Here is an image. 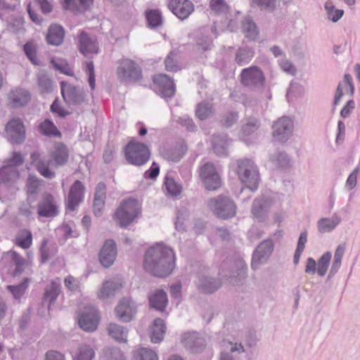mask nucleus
<instances>
[{"label": "nucleus", "instance_id": "obj_1", "mask_svg": "<svg viewBox=\"0 0 360 360\" xmlns=\"http://www.w3.org/2000/svg\"><path fill=\"white\" fill-rule=\"evenodd\" d=\"M143 267L155 276H167L175 267L173 250L162 243L149 248L145 254Z\"/></svg>", "mask_w": 360, "mask_h": 360}, {"label": "nucleus", "instance_id": "obj_2", "mask_svg": "<svg viewBox=\"0 0 360 360\" xmlns=\"http://www.w3.org/2000/svg\"><path fill=\"white\" fill-rule=\"evenodd\" d=\"M236 172L240 181L245 188L252 192L257 190L260 177L257 166L250 159L239 160L236 162Z\"/></svg>", "mask_w": 360, "mask_h": 360}, {"label": "nucleus", "instance_id": "obj_3", "mask_svg": "<svg viewBox=\"0 0 360 360\" xmlns=\"http://www.w3.org/2000/svg\"><path fill=\"white\" fill-rule=\"evenodd\" d=\"M283 198V195L271 191L262 193L253 202L251 209L253 217L258 221L264 220L269 209L271 207H279Z\"/></svg>", "mask_w": 360, "mask_h": 360}, {"label": "nucleus", "instance_id": "obj_4", "mask_svg": "<svg viewBox=\"0 0 360 360\" xmlns=\"http://www.w3.org/2000/svg\"><path fill=\"white\" fill-rule=\"evenodd\" d=\"M140 211L138 201L133 198H129L120 203L116 210L114 219L120 226H127L139 217Z\"/></svg>", "mask_w": 360, "mask_h": 360}, {"label": "nucleus", "instance_id": "obj_5", "mask_svg": "<svg viewBox=\"0 0 360 360\" xmlns=\"http://www.w3.org/2000/svg\"><path fill=\"white\" fill-rule=\"evenodd\" d=\"M210 210L218 218L227 219L236 214V205L233 200L226 195H220L207 200Z\"/></svg>", "mask_w": 360, "mask_h": 360}, {"label": "nucleus", "instance_id": "obj_6", "mask_svg": "<svg viewBox=\"0 0 360 360\" xmlns=\"http://www.w3.org/2000/svg\"><path fill=\"white\" fill-rule=\"evenodd\" d=\"M24 158L19 153H13L11 158L5 161V165L0 169V185L11 186L19 178L17 167L22 165Z\"/></svg>", "mask_w": 360, "mask_h": 360}, {"label": "nucleus", "instance_id": "obj_7", "mask_svg": "<svg viewBox=\"0 0 360 360\" xmlns=\"http://www.w3.org/2000/svg\"><path fill=\"white\" fill-rule=\"evenodd\" d=\"M125 157L130 164L139 166L148 160L150 151L143 143L131 141L125 147Z\"/></svg>", "mask_w": 360, "mask_h": 360}, {"label": "nucleus", "instance_id": "obj_8", "mask_svg": "<svg viewBox=\"0 0 360 360\" xmlns=\"http://www.w3.org/2000/svg\"><path fill=\"white\" fill-rule=\"evenodd\" d=\"M117 75L122 82H136L141 77V69L135 61L123 58L118 63Z\"/></svg>", "mask_w": 360, "mask_h": 360}, {"label": "nucleus", "instance_id": "obj_9", "mask_svg": "<svg viewBox=\"0 0 360 360\" xmlns=\"http://www.w3.org/2000/svg\"><path fill=\"white\" fill-rule=\"evenodd\" d=\"M242 84L252 89H259L265 83L266 78L262 70L257 66L245 68L240 73Z\"/></svg>", "mask_w": 360, "mask_h": 360}, {"label": "nucleus", "instance_id": "obj_10", "mask_svg": "<svg viewBox=\"0 0 360 360\" xmlns=\"http://www.w3.org/2000/svg\"><path fill=\"white\" fill-rule=\"evenodd\" d=\"M100 316L94 307H86L77 318V323L82 330L86 332H94L99 324Z\"/></svg>", "mask_w": 360, "mask_h": 360}, {"label": "nucleus", "instance_id": "obj_11", "mask_svg": "<svg viewBox=\"0 0 360 360\" xmlns=\"http://www.w3.org/2000/svg\"><path fill=\"white\" fill-rule=\"evenodd\" d=\"M293 120L289 117H282L275 122L272 126V136L274 140L279 142L286 141L293 131Z\"/></svg>", "mask_w": 360, "mask_h": 360}, {"label": "nucleus", "instance_id": "obj_12", "mask_svg": "<svg viewBox=\"0 0 360 360\" xmlns=\"http://www.w3.org/2000/svg\"><path fill=\"white\" fill-rule=\"evenodd\" d=\"M200 176L207 190L214 191L221 186V179L212 163L205 164L200 169Z\"/></svg>", "mask_w": 360, "mask_h": 360}, {"label": "nucleus", "instance_id": "obj_13", "mask_svg": "<svg viewBox=\"0 0 360 360\" xmlns=\"http://www.w3.org/2000/svg\"><path fill=\"white\" fill-rule=\"evenodd\" d=\"M155 91L162 98H172L176 89L173 80L165 74H158L153 77Z\"/></svg>", "mask_w": 360, "mask_h": 360}, {"label": "nucleus", "instance_id": "obj_14", "mask_svg": "<svg viewBox=\"0 0 360 360\" xmlns=\"http://www.w3.org/2000/svg\"><path fill=\"white\" fill-rule=\"evenodd\" d=\"M6 134L11 143H22L25 138V129L21 120L14 118L9 121L6 126Z\"/></svg>", "mask_w": 360, "mask_h": 360}, {"label": "nucleus", "instance_id": "obj_15", "mask_svg": "<svg viewBox=\"0 0 360 360\" xmlns=\"http://www.w3.org/2000/svg\"><path fill=\"white\" fill-rule=\"evenodd\" d=\"M60 85L63 98L67 103L77 105L84 102L85 94L82 89L64 82Z\"/></svg>", "mask_w": 360, "mask_h": 360}, {"label": "nucleus", "instance_id": "obj_16", "mask_svg": "<svg viewBox=\"0 0 360 360\" xmlns=\"http://www.w3.org/2000/svg\"><path fill=\"white\" fill-rule=\"evenodd\" d=\"M273 248L274 245L271 240H266L261 243L253 253L252 267L256 269L260 264L266 262L271 255Z\"/></svg>", "mask_w": 360, "mask_h": 360}, {"label": "nucleus", "instance_id": "obj_17", "mask_svg": "<svg viewBox=\"0 0 360 360\" xmlns=\"http://www.w3.org/2000/svg\"><path fill=\"white\" fill-rule=\"evenodd\" d=\"M168 8L180 20L188 18L194 11V6L189 0H170Z\"/></svg>", "mask_w": 360, "mask_h": 360}, {"label": "nucleus", "instance_id": "obj_18", "mask_svg": "<svg viewBox=\"0 0 360 360\" xmlns=\"http://www.w3.org/2000/svg\"><path fill=\"white\" fill-rule=\"evenodd\" d=\"M136 312L135 303L129 298L121 300L115 308V313L119 319L123 322L130 321Z\"/></svg>", "mask_w": 360, "mask_h": 360}, {"label": "nucleus", "instance_id": "obj_19", "mask_svg": "<svg viewBox=\"0 0 360 360\" xmlns=\"http://www.w3.org/2000/svg\"><path fill=\"white\" fill-rule=\"evenodd\" d=\"M117 257V246L112 240H107L103 245L100 254L99 260L104 267L110 266Z\"/></svg>", "mask_w": 360, "mask_h": 360}, {"label": "nucleus", "instance_id": "obj_20", "mask_svg": "<svg viewBox=\"0 0 360 360\" xmlns=\"http://www.w3.org/2000/svg\"><path fill=\"white\" fill-rule=\"evenodd\" d=\"M58 214V205L54 198L45 195L38 205V214L43 217H54Z\"/></svg>", "mask_w": 360, "mask_h": 360}, {"label": "nucleus", "instance_id": "obj_21", "mask_svg": "<svg viewBox=\"0 0 360 360\" xmlns=\"http://www.w3.org/2000/svg\"><path fill=\"white\" fill-rule=\"evenodd\" d=\"M184 345L193 352L200 350L206 344L205 338L196 332H187L181 335Z\"/></svg>", "mask_w": 360, "mask_h": 360}, {"label": "nucleus", "instance_id": "obj_22", "mask_svg": "<svg viewBox=\"0 0 360 360\" xmlns=\"http://www.w3.org/2000/svg\"><path fill=\"white\" fill-rule=\"evenodd\" d=\"M35 7H39L43 13H49L52 11V5L47 0H30L27 5V12L30 18L36 24H40L41 18L36 13Z\"/></svg>", "mask_w": 360, "mask_h": 360}, {"label": "nucleus", "instance_id": "obj_23", "mask_svg": "<svg viewBox=\"0 0 360 360\" xmlns=\"http://www.w3.org/2000/svg\"><path fill=\"white\" fill-rule=\"evenodd\" d=\"M148 301L150 307L164 311L168 304V298L166 292L162 289H155L148 295Z\"/></svg>", "mask_w": 360, "mask_h": 360}, {"label": "nucleus", "instance_id": "obj_24", "mask_svg": "<svg viewBox=\"0 0 360 360\" xmlns=\"http://www.w3.org/2000/svg\"><path fill=\"white\" fill-rule=\"evenodd\" d=\"M84 186L79 181H76L70 188L68 198V209L73 211L82 201L84 198Z\"/></svg>", "mask_w": 360, "mask_h": 360}, {"label": "nucleus", "instance_id": "obj_25", "mask_svg": "<svg viewBox=\"0 0 360 360\" xmlns=\"http://www.w3.org/2000/svg\"><path fill=\"white\" fill-rule=\"evenodd\" d=\"M122 288L121 283L117 280L105 281L97 292L100 300H106L115 296Z\"/></svg>", "mask_w": 360, "mask_h": 360}, {"label": "nucleus", "instance_id": "obj_26", "mask_svg": "<svg viewBox=\"0 0 360 360\" xmlns=\"http://www.w3.org/2000/svg\"><path fill=\"white\" fill-rule=\"evenodd\" d=\"M51 162L50 160H47L44 158H41L40 155L37 153H33L31 155L32 165L45 178L51 179L55 176V173L49 168Z\"/></svg>", "mask_w": 360, "mask_h": 360}, {"label": "nucleus", "instance_id": "obj_27", "mask_svg": "<svg viewBox=\"0 0 360 360\" xmlns=\"http://www.w3.org/2000/svg\"><path fill=\"white\" fill-rule=\"evenodd\" d=\"M98 44L94 37H89L84 32L79 35V50L81 53L88 57L91 54L98 53Z\"/></svg>", "mask_w": 360, "mask_h": 360}, {"label": "nucleus", "instance_id": "obj_28", "mask_svg": "<svg viewBox=\"0 0 360 360\" xmlns=\"http://www.w3.org/2000/svg\"><path fill=\"white\" fill-rule=\"evenodd\" d=\"M342 221L341 216L337 212L331 217H323L317 221V229L321 233L333 231Z\"/></svg>", "mask_w": 360, "mask_h": 360}, {"label": "nucleus", "instance_id": "obj_29", "mask_svg": "<svg viewBox=\"0 0 360 360\" xmlns=\"http://www.w3.org/2000/svg\"><path fill=\"white\" fill-rule=\"evenodd\" d=\"M228 330L229 325H226L224 326V329L222 332L216 334L215 339L217 342L224 348H228V346H230L231 352H238L239 354L245 352V349L241 343L233 342L226 336L225 337L226 330Z\"/></svg>", "mask_w": 360, "mask_h": 360}, {"label": "nucleus", "instance_id": "obj_30", "mask_svg": "<svg viewBox=\"0 0 360 360\" xmlns=\"http://www.w3.org/2000/svg\"><path fill=\"white\" fill-rule=\"evenodd\" d=\"M352 78L349 75H345L344 79L340 82L334 98V104L338 105L343 95H352L354 92Z\"/></svg>", "mask_w": 360, "mask_h": 360}, {"label": "nucleus", "instance_id": "obj_31", "mask_svg": "<svg viewBox=\"0 0 360 360\" xmlns=\"http://www.w3.org/2000/svg\"><path fill=\"white\" fill-rule=\"evenodd\" d=\"M221 285V282L214 278L200 276L197 281L198 288L205 293H212Z\"/></svg>", "mask_w": 360, "mask_h": 360}, {"label": "nucleus", "instance_id": "obj_32", "mask_svg": "<svg viewBox=\"0 0 360 360\" xmlns=\"http://www.w3.org/2000/svg\"><path fill=\"white\" fill-rule=\"evenodd\" d=\"M65 37V31L62 26L59 25H51L46 35L48 44L53 46L60 45Z\"/></svg>", "mask_w": 360, "mask_h": 360}, {"label": "nucleus", "instance_id": "obj_33", "mask_svg": "<svg viewBox=\"0 0 360 360\" xmlns=\"http://www.w3.org/2000/svg\"><path fill=\"white\" fill-rule=\"evenodd\" d=\"M166 331L165 322L161 319H155L150 328V338L153 343H159L163 340Z\"/></svg>", "mask_w": 360, "mask_h": 360}, {"label": "nucleus", "instance_id": "obj_34", "mask_svg": "<svg viewBox=\"0 0 360 360\" xmlns=\"http://www.w3.org/2000/svg\"><path fill=\"white\" fill-rule=\"evenodd\" d=\"M105 198V185L103 183H99L96 188L95 197L93 203L94 212L97 217L101 214L104 207Z\"/></svg>", "mask_w": 360, "mask_h": 360}, {"label": "nucleus", "instance_id": "obj_35", "mask_svg": "<svg viewBox=\"0 0 360 360\" xmlns=\"http://www.w3.org/2000/svg\"><path fill=\"white\" fill-rule=\"evenodd\" d=\"M164 188L167 195L171 197L179 196L182 192V186L177 182L172 173H167L165 177Z\"/></svg>", "mask_w": 360, "mask_h": 360}, {"label": "nucleus", "instance_id": "obj_36", "mask_svg": "<svg viewBox=\"0 0 360 360\" xmlns=\"http://www.w3.org/2000/svg\"><path fill=\"white\" fill-rule=\"evenodd\" d=\"M214 35L212 29L205 30L201 32L196 39V49L199 51H205L210 50L212 46V37Z\"/></svg>", "mask_w": 360, "mask_h": 360}, {"label": "nucleus", "instance_id": "obj_37", "mask_svg": "<svg viewBox=\"0 0 360 360\" xmlns=\"http://www.w3.org/2000/svg\"><path fill=\"white\" fill-rule=\"evenodd\" d=\"M72 360H92L95 356L94 348L86 344L79 345L71 353Z\"/></svg>", "mask_w": 360, "mask_h": 360}, {"label": "nucleus", "instance_id": "obj_38", "mask_svg": "<svg viewBox=\"0 0 360 360\" xmlns=\"http://www.w3.org/2000/svg\"><path fill=\"white\" fill-rule=\"evenodd\" d=\"M4 260L9 262L12 265L15 266L13 270L14 276L20 274L24 269L25 260L15 251L11 250L8 252L4 255Z\"/></svg>", "mask_w": 360, "mask_h": 360}, {"label": "nucleus", "instance_id": "obj_39", "mask_svg": "<svg viewBox=\"0 0 360 360\" xmlns=\"http://www.w3.org/2000/svg\"><path fill=\"white\" fill-rule=\"evenodd\" d=\"M258 128L259 121L257 118H247L246 122L242 128V134L240 135L241 140L245 142L247 144H250L251 141L248 137L254 135L255 132L257 130Z\"/></svg>", "mask_w": 360, "mask_h": 360}, {"label": "nucleus", "instance_id": "obj_40", "mask_svg": "<svg viewBox=\"0 0 360 360\" xmlns=\"http://www.w3.org/2000/svg\"><path fill=\"white\" fill-rule=\"evenodd\" d=\"M68 150L63 143H56L54 146V150L51 152V156L56 166L64 165L68 159Z\"/></svg>", "mask_w": 360, "mask_h": 360}, {"label": "nucleus", "instance_id": "obj_41", "mask_svg": "<svg viewBox=\"0 0 360 360\" xmlns=\"http://www.w3.org/2000/svg\"><path fill=\"white\" fill-rule=\"evenodd\" d=\"M9 100L14 107L25 105L30 100V94L27 90L16 89L11 91Z\"/></svg>", "mask_w": 360, "mask_h": 360}, {"label": "nucleus", "instance_id": "obj_42", "mask_svg": "<svg viewBox=\"0 0 360 360\" xmlns=\"http://www.w3.org/2000/svg\"><path fill=\"white\" fill-rule=\"evenodd\" d=\"M110 336L117 342H126L127 340V329L117 323H110L108 326Z\"/></svg>", "mask_w": 360, "mask_h": 360}, {"label": "nucleus", "instance_id": "obj_43", "mask_svg": "<svg viewBox=\"0 0 360 360\" xmlns=\"http://www.w3.org/2000/svg\"><path fill=\"white\" fill-rule=\"evenodd\" d=\"M60 292V280L56 278L53 280L49 285L46 288L44 302H49V305L53 303L58 297Z\"/></svg>", "mask_w": 360, "mask_h": 360}, {"label": "nucleus", "instance_id": "obj_44", "mask_svg": "<svg viewBox=\"0 0 360 360\" xmlns=\"http://www.w3.org/2000/svg\"><path fill=\"white\" fill-rule=\"evenodd\" d=\"M93 3V0H63V7L72 11H84Z\"/></svg>", "mask_w": 360, "mask_h": 360}, {"label": "nucleus", "instance_id": "obj_45", "mask_svg": "<svg viewBox=\"0 0 360 360\" xmlns=\"http://www.w3.org/2000/svg\"><path fill=\"white\" fill-rule=\"evenodd\" d=\"M229 144V141L224 134L214 136L212 140L213 150L217 155H225Z\"/></svg>", "mask_w": 360, "mask_h": 360}, {"label": "nucleus", "instance_id": "obj_46", "mask_svg": "<svg viewBox=\"0 0 360 360\" xmlns=\"http://www.w3.org/2000/svg\"><path fill=\"white\" fill-rule=\"evenodd\" d=\"M247 265L245 262L240 259L236 263V271H233L229 276L231 282L238 285L240 281L246 276Z\"/></svg>", "mask_w": 360, "mask_h": 360}, {"label": "nucleus", "instance_id": "obj_47", "mask_svg": "<svg viewBox=\"0 0 360 360\" xmlns=\"http://www.w3.org/2000/svg\"><path fill=\"white\" fill-rule=\"evenodd\" d=\"M345 252V247L344 245H339L337 247L335 252L332 266L330 269L329 276H333L339 270L341 266L342 259L344 256Z\"/></svg>", "mask_w": 360, "mask_h": 360}, {"label": "nucleus", "instance_id": "obj_48", "mask_svg": "<svg viewBox=\"0 0 360 360\" xmlns=\"http://www.w3.org/2000/svg\"><path fill=\"white\" fill-rule=\"evenodd\" d=\"M269 161L275 167L285 168L290 165L289 157L281 151H276L271 154Z\"/></svg>", "mask_w": 360, "mask_h": 360}, {"label": "nucleus", "instance_id": "obj_49", "mask_svg": "<svg viewBox=\"0 0 360 360\" xmlns=\"http://www.w3.org/2000/svg\"><path fill=\"white\" fill-rule=\"evenodd\" d=\"M254 56V51L250 47H243L238 50L236 61L240 65L248 63Z\"/></svg>", "mask_w": 360, "mask_h": 360}, {"label": "nucleus", "instance_id": "obj_50", "mask_svg": "<svg viewBox=\"0 0 360 360\" xmlns=\"http://www.w3.org/2000/svg\"><path fill=\"white\" fill-rule=\"evenodd\" d=\"M32 243V233L26 229L20 231L16 238L15 243L19 247L23 249L29 248Z\"/></svg>", "mask_w": 360, "mask_h": 360}, {"label": "nucleus", "instance_id": "obj_51", "mask_svg": "<svg viewBox=\"0 0 360 360\" xmlns=\"http://www.w3.org/2000/svg\"><path fill=\"white\" fill-rule=\"evenodd\" d=\"M324 7L327 18L333 22H338L344 14V11L336 8L331 1H326Z\"/></svg>", "mask_w": 360, "mask_h": 360}, {"label": "nucleus", "instance_id": "obj_52", "mask_svg": "<svg viewBox=\"0 0 360 360\" xmlns=\"http://www.w3.org/2000/svg\"><path fill=\"white\" fill-rule=\"evenodd\" d=\"M242 28L243 32L245 34L246 37L250 39H255L257 37L258 31L256 25L250 17H246L244 18Z\"/></svg>", "mask_w": 360, "mask_h": 360}, {"label": "nucleus", "instance_id": "obj_53", "mask_svg": "<svg viewBox=\"0 0 360 360\" xmlns=\"http://www.w3.org/2000/svg\"><path fill=\"white\" fill-rule=\"evenodd\" d=\"M332 255L330 252H325L318 260L317 274L320 276H324L328 271Z\"/></svg>", "mask_w": 360, "mask_h": 360}, {"label": "nucleus", "instance_id": "obj_54", "mask_svg": "<svg viewBox=\"0 0 360 360\" xmlns=\"http://www.w3.org/2000/svg\"><path fill=\"white\" fill-rule=\"evenodd\" d=\"M134 360H158V357L153 350L142 347L135 351Z\"/></svg>", "mask_w": 360, "mask_h": 360}, {"label": "nucleus", "instance_id": "obj_55", "mask_svg": "<svg viewBox=\"0 0 360 360\" xmlns=\"http://www.w3.org/2000/svg\"><path fill=\"white\" fill-rule=\"evenodd\" d=\"M39 131L46 136H60V133L54 124L49 120H44L39 124Z\"/></svg>", "mask_w": 360, "mask_h": 360}, {"label": "nucleus", "instance_id": "obj_56", "mask_svg": "<svg viewBox=\"0 0 360 360\" xmlns=\"http://www.w3.org/2000/svg\"><path fill=\"white\" fill-rule=\"evenodd\" d=\"M177 53L171 51L165 60V69L169 72H177L181 69L177 62Z\"/></svg>", "mask_w": 360, "mask_h": 360}, {"label": "nucleus", "instance_id": "obj_57", "mask_svg": "<svg viewBox=\"0 0 360 360\" xmlns=\"http://www.w3.org/2000/svg\"><path fill=\"white\" fill-rule=\"evenodd\" d=\"M28 279H25L20 284L18 285H8L7 288L15 300H20L28 286Z\"/></svg>", "mask_w": 360, "mask_h": 360}, {"label": "nucleus", "instance_id": "obj_58", "mask_svg": "<svg viewBox=\"0 0 360 360\" xmlns=\"http://www.w3.org/2000/svg\"><path fill=\"white\" fill-rule=\"evenodd\" d=\"M146 18L148 25L151 27L160 26L162 23V18L158 10H150L146 13Z\"/></svg>", "mask_w": 360, "mask_h": 360}, {"label": "nucleus", "instance_id": "obj_59", "mask_svg": "<svg viewBox=\"0 0 360 360\" xmlns=\"http://www.w3.org/2000/svg\"><path fill=\"white\" fill-rule=\"evenodd\" d=\"M195 113L200 120H205L212 113V105L208 103H201L198 105Z\"/></svg>", "mask_w": 360, "mask_h": 360}, {"label": "nucleus", "instance_id": "obj_60", "mask_svg": "<svg viewBox=\"0 0 360 360\" xmlns=\"http://www.w3.org/2000/svg\"><path fill=\"white\" fill-rule=\"evenodd\" d=\"M188 217V212L186 210H179L176 213V219L174 222L175 229L181 231L185 230L186 221Z\"/></svg>", "mask_w": 360, "mask_h": 360}, {"label": "nucleus", "instance_id": "obj_61", "mask_svg": "<svg viewBox=\"0 0 360 360\" xmlns=\"http://www.w3.org/2000/svg\"><path fill=\"white\" fill-rule=\"evenodd\" d=\"M252 3L261 10L273 11L276 8V0H252Z\"/></svg>", "mask_w": 360, "mask_h": 360}, {"label": "nucleus", "instance_id": "obj_62", "mask_svg": "<svg viewBox=\"0 0 360 360\" xmlns=\"http://www.w3.org/2000/svg\"><path fill=\"white\" fill-rule=\"evenodd\" d=\"M105 356L108 360H127L122 351L117 347L108 348Z\"/></svg>", "mask_w": 360, "mask_h": 360}, {"label": "nucleus", "instance_id": "obj_63", "mask_svg": "<svg viewBox=\"0 0 360 360\" xmlns=\"http://www.w3.org/2000/svg\"><path fill=\"white\" fill-rule=\"evenodd\" d=\"M210 7L215 13H225L229 6L224 0H210Z\"/></svg>", "mask_w": 360, "mask_h": 360}, {"label": "nucleus", "instance_id": "obj_64", "mask_svg": "<svg viewBox=\"0 0 360 360\" xmlns=\"http://www.w3.org/2000/svg\"><path fill=\"white\" fill-rule=\"evenodd\" d=\"M24 51L34 65H39V60L36 56V47L34 44L27 43L24 46Z\"/></svg>", "mask_w": 360, "mask_h": 360}]
</instances>
